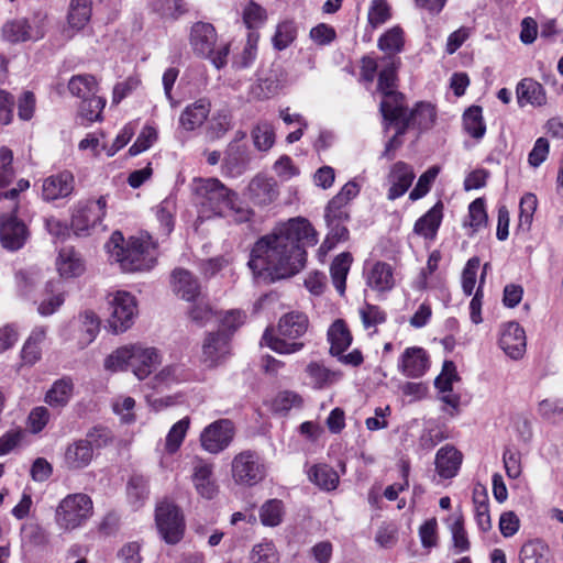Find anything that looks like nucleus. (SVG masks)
Instances as JSON below:
<instances>
[{
  "mask_svg": "<svg viewBox=\"0 0 563 563\" xmlns=\"http://www.w3.org/2000/svg\"><path fill=\"white\" fill-rule=\"evenodd\" d=\"M284 506L278 499L267 500L260 509V519L264 526L276 527L282 523Z\"/></svg>",
  "mask_w": 563,
  "mask_h": 563,
  "instance_id": "nucleus-53",
  "label": "nucleus"
},
{
  "mask_svg": "<svg viewBox=\"0 0 563 563\" xmlns=\"http://www.w3.org/2000/svg\"><path fill=\"white\" fill-rule=\"evenodd\" d=\"M517 101L520 107L526 104L542 106L547 101L545 91L541 84L532 78H523L516 88Z\"/></svg>",
  "mask_w": 563,
  "mask_h": 563,
  "instance_id": "nucleus-33",
  "label": "nucleus"
},
{
  "mask_svg": "<svg viewBox=\"0 0 563 563\" xmlns=\"http://www.w3.org/2000/svg\"><path fill=\"white\" fill-rule=\"evenodd\" d=\"M317 242V232L308 220L290 219L254 244L247 265L255 277L269 282L288 278L305 267L306 247Z\"/></svg>",
  "mask_w": 563,
  "mask_h": 563,
  "instance_id": "nucleus-1",
  "label": "nucleus"
},
{
  "mask_svg": "<svg viewBox=\"0 0 563 563\" xmlns=\"http://www.w3.org/2000/svg\"><path fill=\"white\" fill-rule=\"evenodd\" d=\"M258 32H249L242 53L234 59L233 66L238 69L250 67L257 56Z\"/></svg>",
  "mask_w": 563,
  "mask_h": 563,
  "instance_id": "nucleus-52",
  "label": "nucleus"
},
{
  "mask_svg": "<svg viewBox=\"0 0 563 563\" xmlns=\"http://www.w3.org/2000/svg\"><path fill=\"white\" fill-rule=\"evenodd\" d=\"M231 473L238 485L252 487L265 478L266 467L257 452L245 450L233 457Z\"/></svg>",
  "mask_w": 563,
  "mask_h": 563,
  "instance_id": "nucleus-10",
  "label": "nucleus"
},
{
  "mask_svg": "<svg viewBox=\"0 0 563 563\" xmlns=\"http://www.w3.org/2000/svg\"><path fill=\"white\" fill-rule=\"evenodd\" d=\"M463 126L466 133L474 139H482L486 132L483 110L479 106H472L463 114Z\"/></svg>",
  "mask_w": 563,
  "mask_h": 563,
  "instance_id": "nucleus-49",
  "label": "nucleus"
},
{
  "mask_svg": "<svg viewBox=\"0 0 563 563\" xmlns=\"http://www.w3.org/2000/svg\"><path fill=\"white\" fill-rule=\"evenodd\" d=\"M56 267L63 278L78 277L85 272L84 261L73 249H63L59 251Z\"/></svg>",
  "mask_w": 563,
  "mask_h": 563,
  "instance_id": "nucleus-36",
  "label": "nucleus"
},
{
  "mask_svg": "<svg viewBox=\"0 0 563 563\" xmlns=\"http://www.w3.org/2000/svg\"><path fill=\"white\" fill-rule=\"evenodd\" d=\"M377 46L386 55L397 56L405 46L404 31L400 26H394L383 33L378 38Z\"/></svg>",
  "mask_w": 563,
  "mask_h": 563,
  "instance_id": "nucleus-48",
  "label": "nucleus"
},
{
  "mask_svg": "<svg viewBox=\"0 0 563 563\" xmlns=\"http://www.w3.org/2000/svg\"><path fill=\"white\" fill-rule=\"evenodd\" d=\"M360 192V186L351 180L347 181L341 190L329 201L327 208L347 211V205Z\"/></svg>",
  "mask_w": 563,
  "mask_h": 563,
  "instance_id": "nucleus-56",
  "label": "nucleus"
},
{
  "mask_svg": "<svg viewBox=\"0 0 563 563\" xmlns=\"http://www.w3.org/2000/svg\"><path fill=\"white\" fill-rule=\"evenodd\" d=\"M330 353L333 356H341L352 343V335L343 320H335L328 330Z\"/></svg>",
  "mask_w": 563,
  "mask_h": 563,
  "instance_id": "nucleus-37",
  "label": "nucleus"
},
{
  "mask_svg": "<svg viewBox=\"0 0 563 563\" xmlns=\"http://www.w3.org/2000/svg\"><path fill=\"white\" fill-rule=\"evenodd\" d=\"M520 563H549L550 549L541 540L526 542L519 553Z\"/></svg>",
  "mask_w": 563,
  "mask_h": 563,
  "instance_id": "nucleus-43",
  "label": "nucleus"
},
{
  "mask_svg": "<svg viewBox=\"0 0 563 563\" xmlns=\"http://www.w3.org/2000/svg\"><path fill=\"white\" fill-rule=\"evenodd\" d=\"M209 100L201 98L188 104L180 114L179 124L186 131H194L201 126L210 113Z\"/></svg>",
  "mask_w": 563,
  "mask_h": 563,
  "instance_id": "nucleus-31",
  "label": "nucleus"
},
{
  "mask_svg": "<svg viewBox=\"0 0 563 563\" xmlns=\"http://www.w3.org/2000/svg\"><path fill=\"white\" fill-rule=\"evenodd\" d=\"M298 26L294 19L279 21L272 36V45L276 51L288 48L297 38Z\"/></svg>",
  "mask_w": 563,
  "mask_h": 563,
  "instance_id": "nucleus-39",
  "label": "nucleus"
},
{
  "mask_svg": "<svg viewBox=\"0 0 563 563\" xmlns=\"http://www.w3.org/2000/svg\"><path fill=\"white\" fill-rule=\"evenodd\" d=\"M538 199L533 194H526L519 203V227L530 229L533 214L537 210Z\"/></svg>",
  "mask_w": 563,
  "mask_h": 563,
  "instance_id": "nucleus-62",
  "label": "nucleus"
},
{
  "mask_svg": "<svg viewBox=\"0 0 563 563\" xmlns=\"http://www.w3.org/2000/svg\"><path fill=\"white\" fill-rule=\"evenodd\" d=\"M306 384L313 389L321 390L339 382L341 373L328 368L323 363L312 361L306 368Z\"/></svg>",
  "mask_w": 563,
  "mask_h": 563,
  "instance_id": "nucleus-28",
  "label": "nucleus"
},
{
  "mask_svg": "<svg viewBox=\"0 0 563 563\" xmlns=\"http://www.w3.org/2000/svg\"><path fill=\"white\" fill-rule=\"evenodd\" d=\"M366 285L374 291L386 292L394 288L393 267L385 262H374L365 268Z\"/></svg>",
  "mask_w": 563,
  "mask_h": 563,
  "instance_id": "nucleus-24",
  "label": "nucleus"
},
{
  "mask_svg": "<svg viewBox=\"0 0 563 563\" xmlns=\"http://www.w3.org/2000/svg\"><path fill=\"white\" fill-rule=\"evenodd\" d=\"M20 209L0 206V244L9 251L21 250L30 239L27 224L19 217Z\"/></svg>",
  "mask_w": 563,
  "mask_h": 563,
  "instance_id": "nucleus-9",
  "label": "nucleus"
},
{
  "mask_svg": "<svg viewBox=\"0 0 563 563\" xmlns=\"http://www.w3.org/2000/svg\"><path fill=\"white\" fill-rule=\"evenodd\" d=\"M176 213V200L172 197L164 199L156 207V218L161 223V229L165 235H168L174 228V216Z\"/></svg>",
  "mask_w": 563,
  "mask_h": 563,
  "instance_id": "nucleus-54",
  "label": "nucleus"
},
{
  "mask_svg": "<svg viewBox=\"0 0 563 563\" xmlns=\"http://www.w3.org/2000/svg\"><path fill=\"white\" fill-rule=\"evenodd\" d=\"M358 312L363 327L366 330L373 329V332H376V328L385 323L387 319L386 312L383 309L371 303H365L360 308Z\"/></svg>",
  "mask_w": 563,
  "mask_h": 563,
  "instance_id": "nucleus-57",
  "label": "nucleus"
},
{
  "mask_svg": "<svg viewBox=\"0 0 563 563\" xmlns=\"http://www.w3.org/2000/svg\"><path fill=\"white\" fill-rule=\"evenodd\" d=\"M189 44L196 56L209 59L217 69L227 65L230 43H218V34L211 23H194L190 27Z\"/></svg>",
  "mask_w": 563,
  "mask_h": 563,
  "instance_id": "nucleus-7",
  "label": "nucleus"
},
{
  "mask_svg": "<svg viewBox=\"0 0 563 563\" xmlns=\"http://www.w3.org/2000/svg\"><path fill=\"white\" fill-rule=\"evenodd\" d=\"M398 56L385 55L380 58L377 89L383 95L379 111L384 120H395L404 113V95L397 89Z\"/></svg>",
  "mask_w": 563,
  "mask_h": 563,
  "instance_id": "nucleus-6",
  "label": "nucleus"
},
{
  "mask_svg": "<svg viewBox=\"0 0 563 563\" xmlns=\"http://www.w3.org/2000/svg\"><path fill=\"white\" fill-rule=\"evenodd\" d=\"M415 177V172L409 164L401 161L395 163L387 175L389 184L387 198L396 200L404 196L412 185Z\"/></svg>",
  "mask_w": 563,
  "mask_h": 563,
  "instance_id": "nucleus-21",
  "label": "nucleus"
},
{
  "mask_svg": "<svg viewBox=\"0 0 563 563\" xmlns=\"http://www.w3.org/2000/svg\"><path fill=\"white\" fill-rule=\"evenodd\" d=\"M192 372L183 363L163 366L152 378L153 388L172 387L190 380Z\"/></svg>",
  "mask_w": 563,
  "mask_h": 563,
  "instance_id": "nucleus-29",
  "label": "nucleus"
},
{
  "mask_svg": "<svg viewBox=\"0 0 563 563\" xmlns=\"http://www.w3.org/2000/svg\"><path fill=\"white\" fill-rule=\"evenodd\" d=\"M106 106V99L96 95L87 98L81 102L79 114L87 122L91 123L100 120L101 112Z\"/></svg>",
  "mask_w": 563,
  "mask_h": 563,
  "instance_id": "nucleus-59",
  "label": "nucleus"
},
{
  "mask_svg": "<svg viewBox=\"0 0 563 563\" xmlns=\"http://www.w3.org/2000/svg\"><path fill=\"white\" fill-rule=\"evenodd\" d=\"M443 218V203L438 201L427 213L420 217L416 223L413 231L426 238L434 239Z\"/></svg>",
  "mask_w": 563,
  "mask_h": 563,
  "instance_id": "nucleus-35",
  "label": "nucleus"
},
{
  "mask_svg": "<svg viewBox=\"0 0 563 563\" xmlns=\"http://www.w3.org/2000/svg\"><path fill=\"white\" fill-rule=\"evenodd\" d=\"M148 479L142 475H132L126 484V498L133 509H140L148 499Z\"/></svg>",
  "mask_w": 563,
  "mask_h": 563,
  "instance_id": "nucleus-40",
  "label": "nucleus"
},
{
  "mask_svg": "<svg viewBox=\"0 0 563 563\" xmlns=\"http://www.w3.org/2000/svg\"><path fill=\"white\" fill-rule=\"evenodd\" d=\"M249 198L256 205L272 203L278 196L277 184L273 178L263 175L255 176L247 187Z\"/></svg>",
  "mask_w": 563,
  "mask_h": 563,
  "instance_id": "nucleus-30",
  "label": "nucleus"
},
{
  "mask_svg": "<svg viewBox=\"0 0 563 563\" xmlns=\"http://www.w3.org/2000/svg\"><path fill=\"white\" fill-rule=\"evenodd\" d=\"M196 192L203 212L216 217H233L238 222L250 219V211L241 206L238 194L217 178L199 179Z\"/></svg>",
  "mask_w": 563,
  "mask_h": 563,
  "instance_id": "nucleus-2",
  "label": "nucleus"
},
{
  "mask_svg": "<svg viewBox=\"0 0 563 563\" xmlns=\"http://www.w3.org/2000/svg\"><path fill=\"white\" fill-rule=\"evenodd\" d=\"M148 241L131 238L126 243L121 232L115 231L106 243L110 258L120 264L124 272L148 271L154 266L155 260L148 253Z\"/></svg>",
  "mask_w": 563,
  "mask_h": 563,
  "instance_id": "nucleus-5",
  "label": "nucleus"
},
{
  "mask_svg": "<svg viewBox=\"0 0 563 563\" xmlns=\"http://www.w3.org/2000/svg\"><path fill=\"white\" fill-rule=\"evenodd\" d=\"M93 516V501L84 493L68 494L56 506L54 520L63 532H71L86 526Z\"/></svg>",
  "mask_w": 563,
  "mask_h": 563,
  "instance_id": "nucleus-8",
  "label": "nucleus"
},
{
  "mask_svg": "<svg viewBox=\"0 0 563 563\" xmlns=\"http://www.w3.org/2000/svg\"><path fill=\"white\" fill-rule=\"evenodd\" d=\"M499 346L512 360L523 356L527 341L525 330L519 323L511 321L501 327Z\"/></svg>",
  "mask_w": 563,
  "mask_h": 563,
  "instance_id": "nucleus-19",
  "label": "nucleus"
},
{
  "mask_svg": "<svg viewBox=\"0 0 563 563\" xmlns=\"http://www.w3.org/2000/svg\"><path fill=\"white\" fill-rule=\"evenodd\" d=\"M352 256L350 253L338 255L330 267L331 279L336 291L342 296L345 292L346 277L351 268Z\"/></svg>",
  "mask_w": 563,
  "mask_h": 563,
  "instance_id": "nucleus-41",
  "label": "nucleus"
},
{
  "mask_svg": "<svg viewBox=\"0 0 563 563\" xmlns=\"http://www.w3.org/2000/svg\"><path fill=\"white\" fill-rule=\"evenodd\" d=\"M107 198L100 196L96 200L79 202L71 218V228L76 235L86 236L90 231L102 224L106 216Z\"/></svg>",
  "mask_w": 563,
  "mask_h": 563,
  "instance_id": "nucleus-13",
  "label": "nucleus"
},
{
  "mask_svg": "<svg viewBox=\"0 0 563 563\" xmlns=\"http://www.w3.org/2000/svg\"><path fill=\"white\" fill-rule=\"evenodd\" d=\"M302 404L301 397L290 390H284L276 395L273 400V409L277 412H287L292 408H299Z\"/></svg>",
  "mask_w": 563,
  "mask_h": 563,
  "instance_id": "nucleus-64",
  "label": "nucleus"
},
{
  "mask_svg": "<svg viewBox=\"0 0 563 563\" xmlns=\"http://www.w3.org/2000/svg\"><path fill=\"white\" fill-rule=\"evenodd\" d=\"M242 18L250 32H257L266 23L268 15L257 2H249L243 9Z\"/></svg>",
  "mask_w": 563,
  "mask_h": 563,
  "instance_id": "nucleus-50",
  "label": "nucleus"
},
{
  "mask_svg": "<svg viewBox=\"0 0 563 563\" xmlns=\"http://www.w3.org/2000/svg\"><path fill=\"white\" fill-rule=\"evenodd\" d=\"M93 459V449L89 440H76L69 443L63 455V466L68 471L87 467Z\"/></svg>",
  "mask_w": 563,
  "mask_h": 563,
  "instance_id": "nucleus-22",
  "label": "nucleus"
},
{
  "mask_svg": "<svg viewBox=\"0 0 563 563\" xmlns=\"http://www.w3.org/2000/svg\"><path fill=\"white\" fill-rule=\"evenodd\" d=\"M46 34L43 20L30 22L25 18L7 21L1 29V37L10 44L37 42Z\"/></svg>",
  "mask_w": 563,
  "mask_h": 563,
  "instance_id": "nucleus-15",
  "label": "nucleus"
},
{
  "mask_svg": "<svg viewBox=\"0 0 563 563\" xmlns=\"http://www.w3.org/2000/svg\"><path fill=\"white\" fill-rule=\"evenodd\" d=\"M309 478L323 490H333L339 484V475L334 468L327 464L311 467Z\"/></svg>",
  "mask_w": 563,
  "mask_h": 563,
  "instance_id": "nucleus-47",
  "label": "nucleus"
},
{
  "mask_svg": "<svg viewBox=\"0 0 563 563\" xmlns=\"http://www.w3.org/2000/svg\"><path fill=\"white\" fill-rule=\"evenodd\" d=\"M539 413L553 423L563 421V399H544L539 404Z\"/></svg>",
  "mask_w": 563,
  "mask_h": 563,
  "instance_id": "nucleus-63",
  "label": "nucleus"
},
{
  "mask_svg": "<svg viewBox=\"0 0 563 563\" xmlns=\"http://www.w3.org/2000/svg\"><path fill=\"white\" fill-rule=\"evenodd\" d=\"M90 2H71L67 15L68 26L64 27L62 31L63 40L66 42L73 38L75 33L86 25V23L90 20Z\"/></svg>",
  "mask_w": 563,
  "mask_h": 563,
  "instance_id": "nucleus-32",
  "label": "nucleus"
},
{
  "mask_svg": "<svg viewBox=\"0 0 563 563\" xmlns=\"http://www.w3.org/2000/svg\"><path fill=\"white\" fill-rule=\"evenodd\" d=\"M324 218L329 232L320 249L331 250L339 242H343L349 239V230L345 223L349 221L350 214L349 211L325 208Z\"/></svg>",
  "mask_w": 563,
  "mask_h": 563,
  "instance_id": "nucleus-20",
  "label": "nucleus"
},
{
  "mask_svg": "<svg viewBox=\"0 0 563 563\" xmlns=\"http://www.w3.org/2000/svg\"><path fill=\"white\" fill-rule=\"evenodd\" d=\"M74 383L69 377L57 379L45 395V402L54 408L65 407L73 397Z\"/></svg>",
  "mask_w": 563,
  "mask_h": 563,
  "instance_id": "nucleus-38",
  "label": "nucleus"
},
{
  "mask_svg": "<svg viewBox=\"0 0 563 563\" xmlns=\"http://www.w3.org/2000/svg\"><path fill=\"white\" fill-rule=\"evenodd\" d=\"M308 317L299 311H291L280 317L277 324V334L266 329L262 343L278 354H294L301 351L305 343L297 341L308 330Z\"/></svg>",
  "mask_w": 563,
  "mask_h": 563,
  "instance_id": "nucleus-4",
  "label": "nucleus"
},
{
  "mask_svg": "<svg viewBox=\"0 0 563 563\" xmlns=\"http://www.w3.org/2000/svg\"><path fill=\"white\" fill-rule=\"evenodd\" d=\"M78 321L81 332L79 344L86 347L96 340L100 331V319L93 311L86 310L78 316Z\"/></svg>",
  "mask_w": 563,
  "mask_h": 563,
  "instance_id": "nucleus-42",
  "label": "nucleus"
},
{
  "mask_svg": "<svg viewBox=\"0 0 563 563\" xmlns=\"http://www.w3.org/2000/svg\"><path fill=\"white\" fill-rule=\"evenodd\" d=\"M213 470L214 465L211 462L198 457L194 461L191 482L197 494L205 499H213L219 493Z\"/></svg>",
  "mask_w": 563,
  "mask_h": 563,
  "instance_id": "nucleus-17",
  "label": "nucleus"
},
{
  "mask_svg": "<svg viewBox=\"0 0 563 563\" xmlns=\"http://www.w3.org/2000/svg\"><path fill=\"white\" fill-rule=\"evenodd\" d=\"M463 454L453 445L446 444L435 454V471L441 478H453L457 475Z\"/></svg>",
  "mask_w": 563,
  "mask_h": 563,
  "instance_id": "nucleus-27",
  "label": "nucleus"
},
{
  "mask_svg": "<svg viewBox=\"0 0 563 563\" xmlns=\"http://www.w3.org/2000/svg\"><path fill=\"white\" fill-rule=\"evenodd\" d=\"M68 90L84 101L98 92V82L91 75H75L69 79Z\"/></svg>",
  "mask_w": 563,
  "mask_h": 563,
  "instance_id": "nucleus-46",
  "label": "nucleus"
},
{
  "mask_svg": "<svg viewBox=\"0 0 563 563\" xmlns=\"http://www.w3.org/2000/svg\"><path fill=\"white\" fill-rule=\"evenodd\" d=\"M74 190V176L69 172H62L44 179L42 197L46 201H53L68 197Z\"/></svg>",
  "mask_w": 563,
  "mask_h": 563,
  "instance_id": "nucleus-26",
  "label": "nucleus"
},
{
  "mask_svg": "<svg viewBox=\"0 0 563 563\" xmlns=\"http://www.w3.org/2000/svg\"><path fill=\"white\" fill-rule=\"evenodd\" d=\"M235 435L231 420L219 419L211 422L200 433V445L210 454H219L230 446Z\"/></svg>",
  "mask_w": 563,
  "mask_h": 563,
  "instance_id": "nucleus-14",
  "label": "nucleus"
},
{
  "mask_svg": "<svg viewBox=\"0 0 563 563\" xmlns=\"http://www.w3.org/2000/svg\"><path fill=\"white\" fill-rule=\"evenodd\" d=\"M155 520L162 538L169 544L180 541L185 521L180 508L172 501L163 500L156 506Z\"/></svg>",
  "mask_w": 563,
  "mask_h": 563,
  "instance_id": "nucleus-11",
  "label": "nucleus"
},
{
  "mask_svg": "<svg viewBox=\"0 0 563 563\" xmlns=\"http://www.w3.org/2000/svg\"><path fill=\"white\" fill-rule=\"evenodd\" d=\"M251 563H279V555L272 541H263L253 547Z\"/></svg>",
  "mask_w": 563,
  "mask_h": 563,
  "instance_id": "nucleus-58",
  "label": "nucleus"
},
{
  "mask_svg": "<svg viewBox=\"0 0 563 563\" xmlns=\"http://www.w3.org/2000/svg\"><path fill=\"white\" fill-rule=\"evenodd\" d=\"M450 530L452 533L453 548L456 553H463L470 550V541L467 538V533L464 529V519L463 516L454 515L452 517V523L450 525Z\"/></svg>",
  "mask_w": 563,
  "mask_h": 563,
  "instance_id": "nucleus-55",
  "label": "nucleus"
},
{
  "mask_svg": "<svg viewBox=\"0 0 563 563\" xmlns=\"http://www.w3.org/2000/svg\"><path fill=\"white\" fill-rule=\"evenodd\" d=\"M161 363L162 354L158 349L136 343L118 347L106 357L103 366L110 372L131 369L137 379L144 380Z\"/></svg>",
  "mask_w": 563,
  "mask_h": 563,
  "instance_id": "nucleus-3",
  "label": "nucleus"
},
{
  "mask_svg": "<svg viewBox=\"0 0 563 563\" xmlns=\"http://www.w3.org/2000/svg\"><path fill=\"white\" fill-rule=\"evenodd\" d=\"M255 148L260 152H268L275 144V129L266 120L258 121L251 131Z\"/></svg>",
  "mask_w": 563,
  "mask_h": 563,
  "instance_id": "nucleus-44",
  "label": "nucleus"
},
{
  "mask_svg": "<svg viewBox=\"0 0 563 563\" xmlns=\"http://www.w3.org/2000/svg\"><path fill=\"white\" fill-rule=\"evenodd\" d=\"M230 352L229 336L223 331L209 333L202 345V362L208 367L218 365Z\"/></svg>",
  "mask_w": 563,
  "mask_h": 563,
  "instance_id": "nucleus-23",
  "label": "nucleus"
},
{
  "mask_svg": "<svg viewBox=\"0 0 563 563\" xmlns=\"http://www.w3.org/2000/svg\"><path fill=\"white\" fill-rule=\"evenodd\" d=\"M487 225V213L485 202L482 198L475 199L468 206V219L464 222V227L470 228L468 235H473Z\"/></svg>",
  "mask_w": 563,
  "mask_h": 563,
  "instance_id": "nucleus-51",
  "label": "nucleus"
},
{
  "mask_svg": "<svg viewBox=\"0 0 563 563\" xmlns=\"http://www.w3.org/2000/svg\"><path fill=\"white\" fill-rule=\"evenodd\" d=\"M460 379L456 366L452 361H445L441 373L434 379V386L440 393L451 391L453 383Z\"/></svg>",
  "mask_w": 563,
  "mask_h": 563,
  "instance_id": "nucleus-61",
  "label": "nucleus"
},
{
  "mask_svg": "<svg viewBox=\"0 0 563 563\" xmlns=\"http://www.w3.org/2000/svg\"><path fill=\"white\" fill-rule=\"evenodd\" d=\"M111 308L108 328L114 333H123L133 324L136 314V301L128 291L119 290L108 297Z\"/></svg>",
  "mask_w": 563,
  "mask_h": 563,
  "instance_id": "nucleus-12",
  "label": "nucleus"
},
{
  "mask_svg": "<svg viewBox=\"0 0 563 563\" xmlns=\"http://www.w3.org/2000/svg\"><path fill=\"white\" fill-rule=\"evenodd\" d=\"M284 81L285 76L283 69L279 66H273L268 70L261 73L254 92L258 98H269L279 91Z\"/></svg>",
  "mask_w": 563,
  "mask_h": 563,
  "instance_id": "nucleus-34",
  "label": "nucleus"
},
{
  "mask_svg": "<svg viewBox=\"0 0 563 563\" xmlns=\"http://www.w3.org/2000/svg\"><path fill=\"white\" fill-rule=\"evenodd\" d=\"M435 118V108L431 103L418 102L410 112L407 111L404 104V113L400 118L385 121L397 123L399 125L398 133H405L410 126L418 128L419 130H428L434 124Z\"/></svg>",
  "mask_w": 563,
  "mask_h": 563,
  "instance_id": "nucleus-16",
  "label": "nucleus"
},
{
  "mask_svg": "<svg viewBox=\"0 0 563 563\" xmlns=\"http://www.w3.org/2000/svg\"><path fill=\"white\" fill-rule=\"evenodd\" d=\"M190 427V418L184 417L172 426L164 443V450L167 454H175L181 446Z\"/></svg>",
  "mask_w": 563,
  "mask_h": 563,
  "instance_id": "nucleus-45",
  "label": "nucleus"
},
{
  "mask_svg": "<svg viewBox=\"0 0 563 563\" xmlns=\"http://www.w3.org/2000/svg\"><path fill=\"white\" fill-rule=\"evenodd\" d=\"M430 361L426 350L419 346L407 347L398 360V371L406 377H422L429 369Z\"/></svg>",
  "mask_w": 563,
  "mask_h": 563,
  "instance_id": "nucleus-18",
  "label": "nucleus"
},
{
  "mask_svg": "<svg viewBox=\"0 0 563 563\" xmlns=\"http://www.w3.org/2000/svg\"><path fill=\"white\" fill-rule=\"evenodd\" d=\"M440 173V167L432 166L427 169L418 179L416 186L409 194V199L415 201L424 197L431 189L433 181Z\"/></svg>",
  "mask_w": 563,
  "mask_h": 563,
  "instance_id": "nucleus-60",
  "label": "nucleus"
},
{
  "mask_svg": "<svg viewBox=\"0 0 563 563\" xmlns=\"http://www.w3.org/2000/svg\"><path fill=\"white\" fill-rule=\"evenodd\" d=\"M173 291L186 301H195L201 294L198 279L185 268H176L172 273Z\"/></svg>",
  "mask_w": 563,
  "mask_h": 563,
  "instance_id": "nucleus-25",
  "label": "nucleus"
}]
</instances>
